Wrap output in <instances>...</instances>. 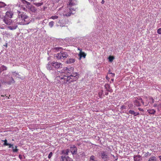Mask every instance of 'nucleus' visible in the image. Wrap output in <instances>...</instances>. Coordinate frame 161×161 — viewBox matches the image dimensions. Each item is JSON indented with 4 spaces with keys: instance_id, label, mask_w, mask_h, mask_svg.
I'll return each instance as SVG.
<instances>
[{
    "instance_id": "obj_10",
    "label": "nucleus",
    "mask_w": 161,
    "mask_h": 161,
    "mask_svg": "<svg viewBox=\"0 0 161 161\" xmlns=\"http://www.w3.org/2000/svg\"><path fill=\"white\" fill-rule=\"evenodd\" d=\"M70 150L73 154H76L77 152V148L74 145L71 146Z\"/></svg>"
},
{
    "instance_id": "obj_37",
    "label": "nucleus",
    "mask_w": 161,
    "mask_h": 161,
    "mask_svg": "<svg viewBox=\"0 0 161 161\" xmlns=\"http://www.w3.org/2000/svg\"><path fill=\"white\" fill-rule=\"evenodd\" d=\"M13 75H15V76L18 74V73H16V72H13Z\"/></svg>"
},
{
    "instance_id": "obj_40",
    "label": "nucleus",
    "mask_w": 161,
    "mask_h": 161,
    "mask_svg": "<svg viewBox=\"0 0 161 161\" xmlns=\"http://www.w3.org/2000/svg\"><path fill=\"white\" fill-rule=\"evenodd\" d=\"M138 109L141 111L143 112L144 111L143 109L141 108H138Z\"/></svg>"
},
{
    "instance_id": "obj_5",
    "label": "nucleus",
    "mask_w": 161,
    "mask_h": 161,
    "mask_svg": "<svg viewBox=\"0 0 161 161\" xmlns=\"http://www.w3.org/2000/svg\"><path fill=\"white\" fill-rule=\"evenodd\" d=\"M74 68L73 67H70L68 68H64V75H65V73H67V76H68V75L69 74L73 75L74 73H72L73 70Z\"/></svg>"
},
{
    "instance_id": "obj_41",
    "label": "nucleus",
    "mask_w": 161,
    "mask_h": 161,
    "mask_svg": "<svg viewBox=\"0 0 161 161\" xmlns=\"http://www.w3.org/2000/svg\"><path fill=\"white\" fill-rule=\"evenodd\" d=\"M22 2L24 3H27V2L25 0H22Z\"/></svg>"
},
{
    "instance_id": "obj_47",
    "label": "nucleus",
    "mask_w": 161,
    "mask_h": 161,
    "mask_svg": "<svg viewBox=\"0 0 161 161\" xmlns=\"http://www.w3.org/2000/svg\"><path fill=\"white\" fill-rule=\"evenodd\" d=\"M102 4H103L104 3V0H102L101 2Z\"/></svg>"
},
{
    "instance_id": "obj_16",
    "label": "nucleus",
    "mask_w": 161,
    "mask_h": 161,
    "mask_svg": "<svg viewBox=\"0 0 161 161\" xmlns=\"http://www.w3.org/2000/svg\"><path fill=\"white\" fill-rule=\"evenodd\" d=\"M140 155H136L134 157V160L135 161H142V159Z\"/></svg>"
},
{
    "instance_id": "obj_7",
    "label": "nucleus",
    "mask_w": 161,
    "mask_h": 161,
    "mask_svg": "<svg viewBox=\"0 0 161 161\" xmlns=\"http://www.w3.org/2000/svg\"><path fill=\"white\" fill-rule=\"evenodd\" d=\"M59 159L60 161H73L69 156H65L64 155L60 157Z\"/></svg>"
},
{
    "instance_id": "obj_3",
    "label": "nucleus",
    "mask_w": 161,
    "mask_h": 161,
    "mask_svg": "<svg viewBox=\"0 0 161 161\" xmlns=\"http://www.w3.org/2000/svg\"><path fill=\"white\" fill-rule=\"evenodd\" d=\"M75 3L72 1V0H69V4H68L69 6L70 7L69 8V11L67 14H64V15L66 16L67 17L70 16L72 13L71 10H73L75 11L76 9L75 7L72 8V7L73 6H75Z\"/></svg>"
},
{
    "instance_id": "obj_39",
    "label": "nucleus",
    "mask_w": 161,
    "mask_h": 161,
    "mask_svg": "<svg viewBox=\"0 0 161 161\" xmlns=\"http://www.w3.org/2000/svg\"><path fill=\"white\" fill-rule=\"evenodd\" d=\"M128 107L130 108H131L132 107H133V105L132 104H130L128 105Z\"/></svg>"
},
{
    "instance_id": "obj_29",
    "label": "nucleus",
    "mask_w": 161,
    "mask_h": 161,
    "mask_svg": "<svg viewBox=\"0 0 161 161\" xmlns=\"http://www.w3.org/2000/svg\"><path fill=\"white\" fill-rule=\"evenodd\" d=\"M151 155V153H149L148 152H147L144 155V156L145 157H149Z\"/></svg>"
},
{
    "instance_id": "obj_8",
    "label": "nucleus",
    "mask_w": 161,
    "mask_h": 161,
    "mask_svg": "<svg viewBox=\"0 0 161 161\" xmlns=\"http://www.w3.org/2000/svg\"><path fill=\"white\" fill-rule=\"evenodd\" d=\"M52 66L56 69H59L62 67V64L60 63L53 61L52 62Z\"/></svg>"
},
{
    "instance_id": "obj_13",
    "label": "nucleus",
    "mask_w": 161,
    "mask_h": 161,
    "mask_svg": "<svg viewBox=\"0 0 161 161\" xmlns=\"http://www.w3.org/2000/svg\"><path fill=\"white\" fill-rule=\"evenodd\" d=\"M13 15V13L11 11H8L6 13V15L8 17L11 18Z\"/></svg>"
},
{
    "instance_id": "obj_9",
    "label": "nucleus",
    "mask_w": 161,
    "mask_h": 161,
    "mask_svg": "<svg viewBox=\"0 0 161 161\" xmlns=\"http://www.w3.org/2000/svg\"><path fill=\"white\" fill-rule=\"evenodd\" d=\"M1 82L2 83H4L10 85L14 83L15 82V81L13 78L12 77H11L10 80L8 81L6 80H1Z\"/></svg>"
},
{
    "instance_id": "obj_26",
    "label": "nucleus",
    "mask_w": 161,
    "mask_h": 161,
    "mask_svg": "<svg viewBox=\"0 0 161 161\" xmlns=\"http://www.w3.org/2000/svg\"><path fill=\"white\" fill-rule=\"evenodd\" d=\"M96 158L94 155H92L90 158L89 161H95Z\"/></svg>"
},
{
    "instance_id": "obj_24",
    "label": "nucleus",
    "mask_w": 161,
    "mask_h": 161,
    "mask_svg": "<svg viewBox=\"0 0 161 161\" xmlns=\"http://www.w3.org/2000/svg\"><path fill=\"white\" fill-rule=\"evenodd\" d=\"M129 113L130 114L133 115L134 116H135V114H136V112H135L134 111L131 110H129Z\"/></svg>"
},
{
    "instance_id": "obj_48",
    "label": "nucleus",
    "mask_w": 161,
    "mask_h": 161,
    "mask_svg": "<svg viewBox=\"0 0 161 161\" xmlns=\"http://www.w3.org/2000/svg\"><path fill=\"white\" fill-rule=\"evenodd\" d=\"M159 159L160 160V161H161V156H159Z\"/></svg>"
},
{
    "instance_id": "obj_12",
    "label": "nucleus",
    "mask_w": 161,
    "mask_h": 161,
    "mask_svg": "<svg viewBox=\"0 0 161 161\" xmlns=\"http://www.w3.org/2000/svg\"><path fill=\"white\" fill-rule=\"evenodd\" d=\"M3 21L7 25H12V21L11 19L7 18L6 17H4L3 19Z\"/></svg>"
},
{
    "instance_id": "obj_54",
    "label": "nucleus",
    "mask_w": 161,
    "mask_h": 161,
    "mask_svg": "<svg viewBox=\"0 0 161 161\" xmlns=\"http://www.w3.org/2000/svg\"><path fill=\"white\" fill-rule=\"evenodd\" d=\"M109 73H112L110 72V71H109Z\"/></svg>"
},
{
    "instance_id": "obj_35",
    "label": "nucleus",
    "mask_w": 161,
    "mask_h": 161,
    "mask_svg": "<svg viewBox=\"0 0 161 161\" xmlns=\"http://www.w3.org/2000/svg\"><path fill=\"white\" fill-rule=\"evenodd\" d=\"M157 33L159 34H161V28H159L158 30Z\"/></svg>"
},
{
    "instance_id": "obj_32",
    "label": "nucleus",
    "mask_w": 161,
    "mask_h": 161,
    "mask_svg": "<svg viewBox=\"0 0 161 161\" xmlns=\"http://www.w3.org/2000/svg\"><path fill=\"white\" fill-rule=\"evenodd\" d=\"M3 141L4 142V145L5 146H8V143L7 142V140L5 139L4 140L2 141Z\"/></svg>"
},
{
    "instance_id": "obj_20",
    "label": "nucleus",
    "mask_w": 161,
    "mask_h": 161,
    "mask_svg": "<svg viewBox=\"0 0 161 161\" xmlns=\"http://www.w3.org/2000/svg\"><path fill=\"white\" fill-rule=\"evenodd\" d=\"M148 161H158V160L156 157L152 156L149 158Z\"/></svg>"
},
{
    "instance_id": "obj_1",
    "label": "nucleus",
    "mask_w": 161,
    "mask_h": 161,
    "mask_svg": "<svg viewBox=\"0 0 161 161\" xmlns=\"http://www.w3.org/2000/svg\"><path fill=\"white\" fill-rule=\"evenodd\" d=\"M79 78L77 73H73V75L66 76L64 75L63 72L61 73L60 76H57L55 78L54 83L57 86H60L67 82H71L77 80Z\"/></svg>"
},
{
    "instance_id": "obj_36",
    "label": "nucleus",
    "mask_w": 161,
    "mask_h": 161,
    "mask_svg": "<svg viewBox=\"0 0 161 161\" xmlns=\"http://www.w3.org/2000/svg\"><path fill=\"white\" fill-rule=\"evenodd\" d=\"M8 146H9V148H12V147H13V144H10L8 143Z\"/></svg>"
},
{
    "instance_id": "obj_23",
    "label": "nucleus",
    "mask_w": 161,
    "mask_h": 161,
    "mask_svg": "<svg viewBox=\"0 0 161 161\" xmlns=\"http://www.w3.org/2000/svg\"><path fill=\"white\" fill-rule=\"evenodd\" d=\"M7 69V68L6 66L3 65L0 68V71H2L4 70H6Z\"/></svg>"
},
{
    "instance_id": "obj_31",
    "label": "nucleus",
    "mask_w": 161,
    "mask_h": 161,
    "mask_svg": "<svg viewBox=\"0 0 161 161\" xmlns=\"http://www.w3.org/2000/svg\"><path fill=\"white\" fill-rule=\"evenodd\" d=\"M54 25V22L53 21H51L49 23V25L51 27H52Z\"/></svg>"
},
{
    "instance_id": "obj_22",
    "label": "nucleus",
    "mask_w": 161,
    "mask_h": 161,
    "mask_svg": "<svg viewBox=\"0 0 161 161\" xmlns=\"http://www.w3.org/2000/svg\"><path fill=\"white\" fill-rule=\"evenodd\" d=\"M75 61V60L74 58H70L67 61V64H71L74 63Z\"/></svg>"
},
{
    "instance_id": "obj_30",
    "label": "nucleus",
    "mask_w": 161,
    "mask_h": 161,
    "mask_svg": "<svg viewBox=\"0 0 161 161\" xmlns=\"http://www.w3.org/2000/svg\"><path fill=\"white\" fill-rule=\"evenodd\" d=\"M58 18V16L56 15L53 16H51L50 19H57Z\"/></svg>"
},
{
    "instance_id": "obj_51",
    "label": "nucleus",
    "mask_w": 161,
    "mask_h": 161,
    "mask_svg": "<svg viewBox=\"0 0 161 161\" xmlns=\"http://www.w3.org/2000/svg\"><path fill=\"white\" fill-rule=\"evenodd\" d=\"M106 79H107V80H108V79H109V78H108V77L107 76H106Z\"/></svg>"
},
{
    "instance_id": "obj_55",
    "label": "nucleus",
    "mask_w": 161,
    "mask_h": 161,
    "mask_svg": "<svg viewBox=\"0 0 161 161\" xmlns=\"http://www.w3.org/2000/svg\"><path fill=\"white\" fill-rule=\"evenodd\" d=\"M99 95H100V93H99Z\"/></svg>"
},
{
    "instance_id": "obj_25",
    "label": "nucleus",
    "mask_w": 161,
    "mask_h": 161,
    "mask_svg": "<svg viewBox=\"0 0 161 161\" xmlns=\"http://www.w3.org/2000/svg\"><path fill=\"white\" fill-rule=\"evenodd\" d=\"M6 5V4L2 2H0V8H2L4 7Z\"/></svg>"
},
{
    "instance_id": "obj_11",
    "label": "nucleus",
    "mask_w": 161,
    "mask_h": 161,
    "mask_svg": "<svg viewBox=\"0 0 161 161\" xmlns=\"http://www.w3.org/2000/svg\"><path fill=\"white\" fill-rule=\"evenodd\" d=\"M101 156L102 158L105 161L107 160L108 157V153L105 151H102L101 153Z\"/></svg>"
},
{
    "instance_id": "obj_45",
    "label": "nucleus",
    "mask_w": 161,
    "mask_h": 161,
    "mask_svg": "<svg viewBox=\"0 0 161 161\" xmlns=\"http://www.w3.org/2000/svg\"><path fill=\"white\" fill-rule=\"evenodd\" d=\"M157 106H158V105L157 104H154V105H153V107H157Z\"/></svg>"
},
{
    "instance_id": "obj_19",
    "label": "nucleus",
    "mask_w": 161,
    "mask_h": 161,
    "mask_svg": "<svg viewBox=\"0 0 161 161\" xmlns=\"http://www.w3.org/2000/svg\"><path fill=\"white\" fill-rule=\"evenodd\" d=\"M79 55L80 58L83 57L85 58L86 56V54L84 52H82L81 50L79 53Z\"/></svg>"
},
{
    "instance_id": "obj_15",
    "label": "nucleus",
    "mask_w": 161,
    "mask_h": 161,
    "mask_svg": "<svg viewBox=\"0 0 161 161\" xmlns=\"http://www.w3.org/2000/svg\"><path fill=\"white\" fill-rule=\"evenodd\" d=\"M46 67L47 69L51 70L53 69L52 62H49L47 64Z\"/></svg>"
},
{
    "instance_id": "obj_38",
    "label": "nucleus",
    "mask_w": 161,
    "mask_h": 161,
    "mask_svg": "<svg viewBox=\"0 0 161 161\" xmlns=\"http://www.w3.org/2000/svg\"><path fill=\"white\" fill-rule=\"evenodd\" d=\"M108 74H111L112 75V77H114V75H115V74H114V73H109V70L108 71Z\"/></svg>"
},
{
    "instance_id": "obj_33",
    "label": "nucleus",
    "mask_w": 161,
    "mask_h": 161,
    "mask_svg": "<svg viewBox=\"0 0 161 161\" xmlns=\"http://www.w3.org/2000/svg\"><path fill=\"white\" fill-rule=\"evenodd\" d=\"M120 109L121 110L126 109V106L124 105H122L120 107Z\"/></svg>"
},
{
    "instance_id": "obj_49",
    "label": "nucleus",
    "mask_w": 161,
    "mask_h": 161,
    "mask_svg": "<svg viewBox=\"0 0 161 161\" xmlns=\"http://www.w3.org/2000/svg\"><path fill=\"white\" fill-rule=\"evenodd\" d=\"M59 48H59V47H56V50H58V49H59Z\"/></svg>"
},
{
    "instance_id": "obj_27",
    "label": "nucleus",
    "mask_w": 161,
    "mask_h": 161,
    "mask_svg": "<svg viewBox=\"0 0 161 161\" xmlns=\"http://www.w3.org/2000/svg\"><path fill=\"white\" fill-rule=\"evenodd\" d=\"M114 58L113 56H110L109 57L108 59L109 62H112L113 61Z\"/></svg>"
},
{
    "instance_id": "obj_28",
    "label": "nucleus",
    "mask_w": 161,
    "mask_h": 161,
    "mask_svg": "<svg viewBox=\"0 0 161 161\" xmlns=\"http://www.w3.org/2000/svg\"><path fill=\"white\" fill-rule=\"evenodd\" d=\"M17 146H15V148H14V147H12L13 151V152H17L18 151V149H17Z\"/></svg>"
},
{
    "instance_id": "obj_43",
    "label": "nucleus",
    "mask_w": 161,
    "mask_h": 161,
    "mask_svg": "<svg viewBox=\"0 0 161 161\" xmlns=\"http://www.w3.org/2000/svg\"><path fill=\"white\" fill-rule=\"evenodd\" d=\"M151 99H152V103H154V99H153V97H151Z\"/></svg>"
},
{
    "instance_id": "obj_4",
    "label": "nucleus",
    "mask_w": 161,
    "mask_h": 161,
    "mask_svg": "<svg viewBox=\"0 0 161 161\" xmlns=\"http://www.w3.org/2000/svg\"><path fill=\"white\" fill-rule=\"evenodd\" d=\"M68 56V53L65 52H60L57 54L56 57L58 59H64Z\"/></svg>"
},
{
    "instance_id": "obj_52",
    "label": "nucleus",
    "mask_w": 161,
    "mask_h": 161,
    "mask_svg": "<svg viewBox=\"0 0 161 161\" xmlns=\"http://www.w3.org/2000/svg\"><path fill=\"white\" fill-rule=\"evenodd\" d=\"M102 92H101V95H102V94H103V91H101Z\"/></svg>"
},
{
    "instance_id": "obj_42",
    "label": "nucleus",
    "mask_w": 161,
    "mask_h": 161,
    "mask_svg": "<svg viewBox=\"0 0 161 161\" xmlns=\"http://www.w3.org/2000/svg\"><path fill=\"white\" fill-rule=\"evenodd\" d=\"M19 157L20 159H21L22 158V157L21 155L19 154Z\"/></svg>"
},
{
    "instance_id": "obj_14",
    "label": "nucleus",
    "mask_w": 161,
    "mask_h": 161,
    "mask_svg": "<svg viewBox=\"0 0 161 161\" xmlns=\"http://www.w3.org/2000/svg\"><path fill=\"white\" fill-rule=\"evenodd\" d=\"M69 152V150L68 149L66 150H62L61 152V154H64V155H68Z\"/></svg>"
},
{
    "instance_id": "obj_34",
    "label": "nucleus",
    "mask_w": 161,
    "mask_h": 161,
    "mask_svg": "<svg viewBox=\"0 0 161 161\" xmlns=\"http://www.w3.org/2000/svg\"><path fill=\"white\" fill-rule=\"evenodd\" d=\"M52 155H53V153L52 152H51L48 155V158L49 159L50 158H51V157H52Z\"/></svg>"
},
{
    "instance_id": "obj_6",
    "label": "nucleus",
    "mask_w": 161,
    "mask_h": 161,
    "mask_svg": "<svg viewBox=\"0 0 161 161\" xmlns=\"http://www.w3.org/2000/svg\"><path fill=\"white\" fill-rule=\"evenodd\" d=\"M134 105L137 107L140 106L141 105V103H142L143 105L144 104V103L141 97L136 99L134 100Z\"/></svg>"
},
{
    "instance_id": "obj_18",
    "label": "nucleus",
    "mask_w": 161,
    "mask_h": 161,
    "mask_svg": "<svg viewBox=\"0 0 161 161\" xmlns=\"http://www.w3.org/2000/svg\"><path fill=\"white\" fill-rule=\"evenodd\" d=\"M147 112L150 114H154L155 113L156 111L154 109H148L147 110Z\"/></svg>"
},
{
    "instance_id": "obj_46",
    "label": "nucleus",
    "mask_w": 161,
    "mask_h": 161,
    "mask_svg": "<svg viewBox=\"0 0 161 161\" xmlns=\"http://www.w3.org/2000/svg\"><path fill=\"white\" fill-rule=\"evenodd\" d=\"M160 106H161V103L159 104L158 105V109L159 108V107Z\"/></svg>"
},
{
    "instance_id": "obj_21",
    "label": "nucleus",
    "mask_w": 161,
    "mask_h": 161,
    "mask_svg": "<svg viewBox=\"0 0 161 161\" xmlns=\"http://www.w3.org/2000/svg\"><path fill=\"white\" fill-rule=\"evenodd\" d=\"M17 27V25H14V26H10L8 27V28L11 30L15 29Z\"/></svg>"
},
{
    "instance_id": "obj_17",
    "label": "nucleus",
    "mask_w": 161,
    "mask_h": 161,
    "mask_svg": "<svg viewBox=\"0 0 161 161\" xmlns=\"http://www.w3.org/2000/svg\"><path fill=\"white\" fill-rule=\"evenodd\" d=\"M105 87L106 89V90L109 92H111L112 89L111 88L109 85L108 84H106L105 85Z\"/></svg>"
},
{
    "instance_id": "obj_44",
    "label": "nucleus",
    "mask_w": 161,
    "mask_h": 161,
    "mask_svg": "<svg viewBox=\"0 0 161 161\" xmlns=\"http://www.w3.org/2000/svg\"><path fill=\"white\" fill-rule=\"evenodd\" d=\"M139 113L138 112H136V114H135V116H136L137 115H139Z\"/></svg>"
},
{
    "instance_id": "obj_50",
    "label": "nucleus",
    "mask_w": 161,
    "mask_h": 161,
    "mask_svg": "<svg viewBox=\"0 0 161 161\" xmlns=\"http://www.w3.org/2000/svg\"><path fill=\"white\" fill-rule=\"evenodd\" d=\"M1 11L0 10V18L1 17Z\"/></svg>"
},
{
    "instance_id": "obj_53",
    "label": "nucleus",
    "mask_w": 161,
    "mask_h": 161,
    "mask_svg": "<svg viewBox=\"0 0 161 161\" xmlns=\"http://www.w3.org/2000/svg\"><path fill=\"white\" fill-rule=\"evenodd\" d=\"M114 79H111V80H112V81H114Z\"/></svg>"
},
{
    "instance_id": "obj_2",
    "label": "nucleus",
    "mask_w": 161,
    "mask_h": 161,
    "mask_svg": "<svg viewBox=\"0 0 161 161\" xmlns=\"http://www.w3.org/2000/svg\"><path fill=\"white\" fill-rule=\"evenodd\" d=\"M19 20L17 22L18 24L26 25L29 24L31 22L29 18L24 13H21L19 11L18 18L17 19V21Z\"/></svg>"
}]
</instances>
